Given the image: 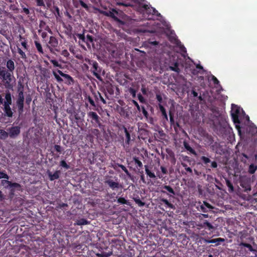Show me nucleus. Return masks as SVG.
Masks as SVG:
<instances>
[{
  "mask_svg": "<svg viewBox=\"0 0 257 257\" xmlns=\"http://www.w3.org/2000/svg\"><path fill=\"white\" fill-rule=\"evenodd\" d=\"M0 75L2 77L4 81H5V85L6 88H11L12 85L11 82L12 80L13 72L7 71L4 67H0Z\"/></svg>",
  "mask_w": 257,
  "mask_h": 257,
  "instance_id": "1",
  "label": "nucleus"
},
{
  "mask_svg": "<svg viewBox=\"0 0 257 257\" xmlns=\"http://www.w3.org/2000/svg\"><path fill=\"white\" fill-rule=\"evenodd\" d=\"M241 111H242V109L236 105L232 104L231 114L233 121L236 124V127H238L237 124L240 123L238 117Z\"/></svg>",
  "mask_w": 257,
  "mask_h": 257,
  "instance_id": "2",
  "label": "nucleus"
},
{
  "mask_svg": "<svg viewBox=\"0 0 257 257\" xmlns=\"http://www.w3.org/2000/svg\"><path fill=\"white\" fill-rule=\"evenodd\" d=\"M87 62L90 65H91L93 66V70L92 71V73L93 75L98 79L101 80V77L99 74V73L100 72V69L98 68V65L97 62L90 60H88Z\"/></svg>",
  "mask_w": 257,
  "mask_h": 257,
  "instance_id": "3",
  "label": "nucleus"
},
{
  "mask_svg": "<svg viewBox=\"0 0 257 257\" xmlns=\"http://www.w3.org/2000/svg\"><path fill=\"white\" fill-rule=\"evenodd\" d=\"M58 45V40L54 37H50L48 44V48L49 49L51 52H53V49L57 47Z\"/></svg>",
  "mask_w": 257,
  "mask_h": 257,
  "instance_id": "4",
  "label": "nucleus"
},
{
  "mask_svg": "<svg viewBox=\"0 0 257 257\" xmlns=\"http://www.w3.org/2000/svg\"><path fill=\"white\" fill-rule=\"evenodd\" d=\"M20 133V128L18 126L12 127L9 130V135L11 138L16 137Z\"/></svg>",
  "mask_w": 257,
  "mask_h": 257,
  "instance_id": "5",
  "label": "nucleus"
},
{
  "mask_svg": "<svg viewBox=\"0 0 257 257\" xmlns=\"http://www.w3.org/2000/svg\"><path fill=\"white\" fill-rule=\"evenodd\" d=\"M47 174L49 176V179L51 181L54 180L55 179H57L59 177L60 171H56L54 173L52 174V172L48 171L47 172Z\"/></svg>",
  "mask_w": 257,
  "mask_h": 257,
  "instance_id": "6",
  "label": "nucleus"
},
{
  "mask_svg": "<svg viewBox=\"0 0 257 257\" xmlns=\"http://www.w3.org/2000/svg\"><path fill=\"white\" fill-rule=\"evenodd\" d=\"M144 8L146 10L147 13H151L153 15H156L157 16L160 15L159 13H158L155 9L152 7H150L148 5H144Z\"/></svg>",
  "mask_w": 257,
  "mask_h": 257,
  "instance_id": "7",
  "label": "nucleus"
},
{
  "mask_svg": "<svg viewBox=\"0 0 257 257\" xmlns=\"http://www.w3.org/2000/svg\"><path fill=\"white\" fill-rule=\"evenodd\" d=\"M24 100V99H18L17 101V104L18 107V109L20 113H22L23 111Z\"/></svg>",
  "mask_w": 257,
  "mask_h": 257,
  "instance_id": "8",
  "label": "nucleus"
},
{
  "mask_svg": "<svg viewBox=\"0 0 257 257\" xmlns=\"http://www.w3.org/2000/svg\"><path fill=\"white\" fill-rule=\"evenodd\" d=\"M57 72L62 77L68 80L69 84H70L71 82H73L72 78L68 74H65L60 70L57 71Z\"/></svg>",
  "mask_w": 257,
  "mask_h": 257,
  "instance_id": "9",
  "label": "nucleus"
},
{
  "mask_svg": "<svg viewBox=\"0 0 257 257\" xmlns=\"http://www.w3.org/2000/svg\"><path fill=\"white\" fill-rule=\"evenodd\" d=\"M6 101L4 102V105H10L12 103V97L10 92H7L5 96Z\"/></svg>",
  "mask_w": 257,
  "mask_h": 257,
  "instance_id": "10",
  "label": "nucleus"
},
{
  "mask_svg": "<svg viewBox=\"0 0 257 257\" xmlns=\"http://www.w3.org/2000/svg\"><path fill=\"white\" fill-rule=\"evenodd\" d=\"M7 67L9 69V71L11 72H13L15 69L14 62L11 60H8L7 63Z\"/></svg>",
  "mask_w": 257,
  "mask_h": 257,
  "instance_id": "11",
  "label": "nucleus"
},
{
  "mask_svg": "<svg viewBox=\"0 0 257 257\" xmlns=\"http://www.w3.org/2000/svg\"><path fill=\"white\" fill-rule=\"evenodd\" d=\"M4 111L8 116H12L13 112L11 109L10 105H4Z\"/></svg>",
  "mask_w": 257,
  "mask_h": 257,
  "instance_id": "12",
  "label": "nucleus"
},
{
  "mask_svg": "<svg viewBox=\"0 0 257 257\" xmlns=\"http://www.w3.org/2000/svg\"><path fill=\"white\" fill-rule=\"evenodd\" d=\"M106 183L109 185L110 187H111L112 189L118 187V184L116 182H114L112 180H107L106 181Z\"/></svg>",
  "mask_w": 257,
  "mask_h": 257,
  "instance_id": "13",
  "label": "nucleus"
},
{
  "mask_svg": "<svg viewBox=\"0 0 257 257\" xmlns=\"http://www.w3.org/2000/svg\"><path fill=\"white\" fill-rule=\"evenodd\" d=\"M88 115L89 117L94 120L96 122H98L99 117L96 112L91 111L88 113Z\"/></svg>",
  "mask_w": 257,
  "mask_h": 257,
  "instance_id": "14",
  "label": "nucleus"
},
{
  "mask_svg": "<svg viewBox=\"0 0 257 257\" xmlns=\"http://www.w3.org/2000/svg\"><path fill=\"white\" fill-rule=\"evenodd\" d=\"M2 183L4 185L5 184H7V185L10 187H20V185L18 183H12L11 182L7 180H3L2 181Z\"/></svg>",
  "mask_w": 257,
  "mask_h": 257,
  "instance_id": "15",
  "label": "nucleus"
},
{
  "mask_svg": "<svg viewBox=\"0 0 257 257\" xmlns=\"http://www.w3.org/2000/svg\"><path fill=\"white\" fill-rule=\"evenodd\" d=\"M9 136V133L3 130H0V139L5 140Z\"/></svg>",
  "mask_w": 257,
  "mask_h": 257,
  "instance_id": "16",
  "label": "nucleus"
},
{
  "mask_svg": "<svg viewBox=\"0 0 257 257\" xmlns=\"http://www.w3.org/2000/svg\"><path fill=\"white\" fill-rule=\"evenodd\" d=\"M79 38L82 40H84V41H86L87 43H88V42L92 43L93 42V38L92 36L88 35L86 36V38H85L83 36H80Z\"/></svg>",
  "mask_w": 257,
  "mask_h": 257,
  "instance_id": "17",
  "label": "nucleus"
},
{
  "mask_svg": "<svg viewBox=\"0 0 257 257\" xmlns=\"http://www.w3.org/2000/svg\"><path fill=\"white\" fill-rule=\"evenodd\" d=\"M145 171L148 176H149L150 178H155L156 176L154 173L151 172L148 169L147 166H145Z\"/></svg>",
  "mask_w": 257,
  "mask_h": 257,
  "instance_id": "18",
  "label": "nucleus"
},
{
  "mask_svg": "<svg viewBox=\"0 0 257 257\" xmlns=\"http://www.w3.org/2000/svg\"><path fill=\"white\" fill-rule=\"evenodd\" d=\"M88 223V221L85 219H80L76 221V224L78 225H85Z\"/></svg>",
  "mask_w": 257,
  "mask_h": 257,
  "instance_id": "19",
  "label": "nucleus"
},
{
  "mask_svg": "<svg viewBox=\"0 0 257 257\" xmlns=\"http://www.w3.org/2000/svg\"><path fill=\"white\" fill-rule=\"evenodd\" d=\"M35 46H36V47L37 50L40 53L43 54V49H42L41 45L39 42H38L37 41L35 42Z\"/></svg>",
  "mask_w": 257,
  "mask_h": 257,
  "instance_id": "20",
  "label": "nucleus"
},
{
  "mask_svg": "<svg viewBox=\"0 0 257 257\" xmlns=\"http://www.w3.org/2000/svg\"><path fill=\"white\" fill-rule=\"evenodd\" d=\"M160 108L161 111L162 112V115L164 116V117L165 118L166 120H168V116H167V115L165 109L162 105L160 106Z\"/></svg>",
  "mask_w": 257,
  "mask_h": 257,
  "instance_id": "21",
  "label": "nucleus"
},
{
  "mask_svg": "<svg viewBox=\"0 0 257 257\" xmlns=\"http://www.w3.org/2000/svg\"><path fill=\"white\" fill-rule=\"evenodd\" d=\"M239 245L247 247L250 251H254V249L252 248L251 245L249 244L241 242Z\"/></svg>",
  "mask_w": 257,
  "mask_h": 257,
  "instance_id": "22",
  "label": "nucleus"
},
{
  "mask_svg": "<svg viewBox=\"0 0 257 257\" xmlns=\"http://www.w3.org/2000/svg\"><path fill=\"white\" fill-rule=\"evenodd\" d=\"M164 189L167 190L169 192L172 194L173 195L175 194V192L173 189L169 186L165 185L163 187Z\"/></svg>",
  "mask_w": 257,
  "mask_h": 257,
  "instance_id": "23",
  "label": "nucleus"
},
{
  "mask_svg": "<svg viewBox=\"0 0 257 257\" xmlns=\"http://www.w3.org/2000/svg\"><path fill=\"white\" fill-rule=\"evenodd\" d=\"M53 74L55 78L56 79L57 81L62 82L63 81V79L59 76V75L56 72L53 71Z\"/></svg>",
  "mask_w": 257,
  "mask_h": 257,
  "instance_id": "24",
  "label": "nucleus"
},
{
  "mask_svg": "<svg viewBox=\"0 0 257 257\" xmlns=\"http://www.w3.org/2000/svg\"><path fill=\"white\" fill-rule=\"evenodd\" d=\"M205 225L207 226L209 229H212L214 228V227L206 220L204 221V222L203 223V225L202 226L204 227Z\"/></svg>",
  "mask_w": 257,
  "mask_h": 257,
  "instance_id": "25",
  "label": "nucleus"
},
{
  "mask_svg": "<svg viewBox=\"0 0 257 257\" xmlns=\"http://www.w3.org/2000/svg\"><path fill=\"white\" fill-rule=\"evenodd\" d=\"M256 167L253 165H250L249 168V172L250 174H253L256 171Z\"/></svg>",
  "mask_w": 257,
  "mask_h": 257,
  "instance_id": "26",
  "label": "nucleus"
},
{
  "mask_svg": "<svg viewBox=\"0 0 257 257\" xmlns=\"http://www.w3.org/2000/svg\"><path fill=\"white\" fill-rule=\"evenodd\" d=\"M50 61L54 66L59 67L60 68H62L61 65L56 60H51Z\"/></svg>",
  "mask_w": 257,
  "mask_h": 257,
  "instance_id": "27",
  "label": "nucleus"
},
{
  "mask_svg": "<svg viewBox=\"0 0 257 257\" xmlns=\"http://www.w3.org/2000/svg\"><path fill=\"white\" fill-rule=\"evenodd\" d=\"M18 51L19 54L21 55V56L22 58H23V59L26 58V55L25 52H24L20 48H19L18 49Z\"/></svg>",
  "mask_w": 257,
  "mask_h": 257,
  "instance_id": "28",
  "label": "nucleus"
},
{
  "mask_svg": "<svg viewBox=\"0 0 257 257\" xmlns=\"http://www.w3.org/2000/svg\"><path fill=\"white\" fill-rule=\"evenodd\" d=\"M111 253H97L96 255L98 257H108L111 255Z\"/></svg>",
  "mask_w": 257,
  "mask_h": 257,
  "instance_id": "29",
  "label": "nucleus"
},
{
  "mask_svg": "<svg viewBox=\"0 0 257 257\" xmlns=\"http://www.w3.org/2000/svg\"><path fill=\"white\" fill-rule=\"evenodd\" d=\"M170 69L172 70V71H175V72H179V68L178 67V64L177 63H175V66L173 67V66H170Z\"/></svg>",
  "mask_w": 257,
  "mask_h": 257,
  "instance_id": "30",
  "label": "nucleus"
},
{
  "mask_svg": "<svg viewBox=\"0 0 257 257\" xmlns=\"http://www.w3.org/2000/svg\"><path fill=\"white\" fill-rule=\"evenodd\" d=\"M134 200L136 203H137L140 206H143L145 205V203L141 201L140 199L135 198Z\"/></svg>",
  "mask_w": 257,
  "mask_h": 257,
  "instance_id": "31",
  "label": "nucleus"
},
{
  "mask_svg": "<svg viewBox=\"0 0 257 257\" xmlns=\"http://www.w3.org/2000/svg\"><path fill=\"white\" fill-rule=\"evenodd\" d=\"M134 160L135 162V164H137L139 167H142V163L140 160H139L137 158H134Z\"/></svg>",
  "mask_w": 257,
  "mask_h": 257,
  "instance_id": "32",
  "label": "nucleus"
},
{
  "mask_svg": "<svg viewBox=\"0 0 257 257\" xmlns=\"http://www.w3.org/2000/svg\"><path fill=\"white\" fill-rule=\"evenodd\" d=\"M124 132L126 137V142L127 143H129L131 140V137L126 128H124Z\"/></svg>",
  "mask_w": 257,
  "mask_h": 257,
  "instance_id": "33",
  "label": "nucleus"
},
{
  "mask_svg": "<svg viewBox=\"0 0 257 257\" xmlns=\"http://www.w3.org/2000/svg\"><path fill=\"white\" fill-rule=\"evenodd\" d=\"M201 160L203 161V162L205 164L210 162V160L209 158H208L205 156H202L201 157Z\"/></svg>",
  "mask_w": 257,
  "mask_h": 257,
  "instance_id": "34",
  "label": "nucleus"
},
{
  "mask_svg": "<svg viewBox=\"0 0 257 257\" xmlns=\"http://www.w3.org/2000/svg\"><path fill=\"white\" fill-rule=\"evenodd\" d=\"M117 202L120 204H126L127 201L124 198H119L117 199Z\"/></svg>",
  "mask_w": 257,
  "mask_h": 257,
  "instance_id": "35",
  "label": "nucleus"
},
{
  "mask_svg": "<svg viewBox=\"0 0 257 257\" xmlns=\"http://www.w3.org/2000/svg\"><path fill=\"white\" fill-rule=\"evenodd\" d=\"M118 166L121 168V169L127 175H129L130 174H129V172L128 171V170H127V169L125 168V166H124L123 165H118Z\"/></svg>",
  "mask_w": 257,
  "mask_h": 257,
  "instance_id": "36",
  "label": "nucleus"
},
{
  "mask_svg": "<svg viewBox=\"0 0 257 257\" xmlns=\"http://www.w3.org/2000/svg\"><path fill=\"white\" fill-rule=\"evenodd\" d=\"M184 147L188 151H189L192 153H194V150L187 143H184Z\"/></svg>",
  "mask_w": 257,
  "mask_h": 257,
  "instance_id": "37",
  "label": "nucleus"
},
{
  "mask_svg": "<svg viewBox=\"0 0 257 257\" xmlns=\"http://www.w3.org/2000/svg\"><path fill=\"white\" fill-rule=\"evenodd\" d=\"M162 201L167 206H168L169 207L172 208L173 205L169 203V202L166 199H163L162 200Z\"/></svg>",
  "mask_w": 257,
  "mask_h": 257,
  "instance_id": "38",
  "label": "nucleus"
},
{
  "mask_svg": "<svg viewBox=\"0 0 257 257\" xmlns=\"http://www.w3.org/2000/svg\"><path fill=\"white\" fill-rule=\"evenodd\" d=\"M38 6H45L43 0H36Z\"/></svg>",
  "mask_w": 257,
  "mask_h": 257,
  "instance_id": "39",
  "label": "nucleus"
},
{
  "mask_svg": "<svg viewBox=\"0 0 257 257\" xmlns=\"http://www.w3.org/2000/svg\"><path fill=\"white\" fill-rule=\"evenodd\" d=\"M1 178H5V179H9V176L7 174L0 172V179Z\"/></svg>",
  "mask_w": 257,
  "mask_h": 257,
  "instance_id": "40",
  "label": "nucleus"
},
{
  "mask_svg": "<svg viewBox=\"0 0 257 257\" xmlns=\"http://www.w3.org/2000/svg\"><path fill=\"white\" fill-rule=\"evenodd\" d=\"M60 165L62 167L68 169L69 168V166L67 164V163L64 161H62L60 162Z\"/></svg>",
  "mask_w": 257,
  "mask_h": 257,
  "instance_id": "41",
  "label": "nucleus"
},
{
  "mask_svg": "<svg viewBox=\"0 0 257 257\" xmlns=\"http://www.w3.org/2000/svg\"><path fill=\"white\" fill-rule=\"evenodd\" d=\"M54 148L55 150L58 152H61V147L59 145H55L54 146Z\"/></svg>",
  "mask_w": 257,
  "mask_h": 257,
  "instance_id": "42",
  "label": "nucleus"
},
{
  "mask_svg": "<svg viewBox=\"0 0 257 257\" xmlns=\"http://www.w3.org/2000/svg\"><path fill=\"white\" fill-rule=\"evenodd\" d=\"M18 99H24V94L23 91H20L19 93Z\"/></svg>",
  "mask_w": 257,
  "mask_h": 257,
  "instance_id": "43",
  "label": "nucleus"
},
{
  "mask_svg": "<svg viewBox=\"0 0 257 257\" xmlns=\"http://www.w3.org/2000/svg\"><path fill=\"white\" fill-rule=\"evenodd\" d=\"M182 165H183V167H184L185 168V170L189 172L190 173L192 172V169L190 167H187V165L185 164H183Z\"/></svg>",
  "mask_w": 257,
  "mask_h": 257,
  "instance_id": "44",
  "label": "nucleus"
},
{
  "mask_svg": "<svg viewBox=\"0 0 257 257\" xmlns=\"http://www.w3.org/2000/svg\"><path fill=\"white\" fill-rule=\"evenodd\" d=\"M212 79L213 81L214 84H217L219 83V81L214 76H212Z\"/></svg>",
  "mask_w": 257,
  "mask_h": 257,
  "instance_id": "45",
  "label": "nucleus"
},
{
  "mask_svg": "<svg viewBox=\"0 0 257 257\" xmlns=\"http://www.w3.org/2000/svg\"><path fill=\"white\" fill-rule=\"evenodd\" d=\"M80 5L82 6V7H83L84 8H85L86 9H88L87 5L86 4H85L83 2L80 1Z\"/></svg>",
  "mask_w": 257,
  "mask_h": 257,
  "instance_id": "46",
  "label": "nucleus"
},
{
  "mask_svg": "<svg viewBox=\"0 0 257 257\" xmlns=\"http://www.w3.org/2000/svg\"><path fill=\"white\" fill-rule=\"evenodd\" d=\"M227 184L228 187L231 189V191L233 190V186L231 184L229 181H227Z\"/></svg>",
  "mask_w": 257,
  "mask_h": 257,
  "instance_id": "47",
  "label": "nucleus"
},
{
  "mask_svg": "<svg viewBox=\"0 0 257 257\" xmlns=\"http://www.w3.org/2000/svg\"><path fill=\"white\" fill-rule=\"evenodd\" d=\"M88 101L89 103L92 105L95 106V103L94 101L93 100V99L90 98V97H88Z\"/></svg>",
  "mask_w": 257,
  "mask_h": 257,
  "instance_id": "48",
  "label": "nucleus"
},
{
  "mask_svg": "<svg viewBox=\"0 0 257 257\" xmlns=\"http://www.w3.org/2000/svg\"><path fill=\"white\" fill-rule=\"evenodd\" d=\"M109 15L114 19L118 20L117 18L115 16L114 14L112 12H110Z\"/></svg>",
  "mask_w": 257,
  "mask_h": 257,
  "instance_id": "49",
  "label": "nucleus"
},
{
  "mask_svg": "<svg viewBox=\"0 0 257 257\" xmlns=\"http://www.w3.org/2000/svg\"><path fill=\"white\" fill-rule=\"evenodd\" d=\"M161 171H162V172L164 174H167V170L164 167H161Z\"/></svg>",
  "mask_w": 257,
  "mask_h": 257,
  "instance_id": "50",
  "label": "nucleus"
},
{
  "mask_svg": "<svg viewBox=\"0 0 257 257\" xmlns=\"http://www.w3.org/2000/svg\"><path fill=\"white\" fill-rule=\"evenodd\" d=\"M211 167H212V168H216V167H217V164L216 162H212L211 163Z\"/></svg>",
  "mask_w": 257,
  "mask_h": 257,
  "instance_id": "51",
  "label": "nucleus"
},
{
  "mask_svg": "<svg viewBox=\"0 0 257 257\" xmlns=\"http://www.w3.org/2000/svg\"><path fill=\"white\" fill-rule=\"evenodd\" d=\"M23 12L26 14H29L30 12L29 9L26 8H23Z\"/></svg>",
  "mask_w": 257,
  "mask_h": 257,
  "instance_id": "52",
  "label": "nucleus"
},
{
  "mask_svg": "<svg viewBox=\"0 0 257 257\" xmlns=\"http://www.w3.org/2000/svg\"><path fill=\"white\" fill-rule=\"evenodd\" d=\"M170 120L172 123H174V119H173V116L171 113H170Z\"/></svg>",
  "mask_w": 257,
  "mask_h": 257,
  "instance_id": "53",
  "label": "nucleus"
},
{
  "mask_svg": "<svg viewBox=\"0 0 257 257\" xmlns=\"http://www.w3.org/2000/svg\"><path fill=\"white\" fill-rule=\"evenodd\" d=\"M134 104H135V105L137 106V107L138 109L139 110H140V106H139V105L138 104V103L136 101H134Z\"/></svg>",
  "mask_w": 257,
  "mask_h": 257,
  "instance_id": "54",
  "label": "nucleus"
},
{
  "mask_svg": "<svg viewBox=\"0 0 257 257\" xmlns=\"http://www.w3.org/2000/svg\"><path fill=\"white\" fill-rule=\"evenodd\" d=\"M157 100L159 101V102H161L162 100V97L159 95H157Z\"/></svg>",
  "mask_w": 257,
  "mask_h": 257,
  "instance_id": "55",
  "label": "nucleus"
},
{
  "mask_svg": "<svg viewBox=\"0 0 257 257\" xmlns=\"http://www.w3.org/2000/svg\"><path fill=\"white\" fill-rule=\"evenodd\" d=\"M211 243H217V244H218L217 238L211 239Z\"/></svg>",
  "mask_w": 257,
  "mask_h": 257,
  "instance_id": "56",
  "label": "nucleus"
},
{
  "mask_svg": "<svg viewBox=\"0 0 257 257\" xmlns=\"http://www.w3.org/2000/svg\"><path fill=\"white\" fill-rule=\"evenodd\" d=\"M204 204L205 205V206L209 208H212L213 207L209 204H208V203H206V202H205L204 203Z\"/></svg>",
  "mask_w": 257,
  "mask_h": 257,
  "instance_id": "57",
  "label": "nucleus"
},
{
  "mask_svg": "<svg viewBox=\"0 0 257 257\" xmlns=\"http://www.w3.org/2000/svg\"><path fill=\"white\" fill-rule=\"evenodd\" d=\"M21 44L25 48H26L27 43L26 42H22Z\"/></svg>",
  "mask_w": 257,
  "mask_h": 257,
  "instance_id": "58",
  "label": "nucleus"
},
{
  "mask_svg": "<svg viewBox=\"0 0 257 257\" xmlns=\"http://www.w3.org/2000/svg\"><path fill=\"white\" fill-rule=\"evenodd\" d=\"M143 113L145 115L147 114V111L146 110L144 107H143Z\"/></svg>",
  "mask_w": 257,
  "mask_h": 257,
  "instance_id": "59",
  "label": "nucleus"
},
{
  "mask_svg": "<svg viewBox=\"0 0 257 257\" xmlns=\"http://www.w3.org/2000/svg\"><path fill=\"white\" fill-rule=\"evenodd\" d=\"M217 239L218 242H220V241L223 242L224 241V239L222 238H217Z\"/></svg>",
  "mask_w": 257,
  "mask_h": 257,
  "instance_id": "60",
  "label": "nucleus"
},
{
  "mask_svg": "<svg viewBox=\"0 0 257 257\" xmlns=\"http://www.w3.org/2000/svg\"><path fill=\"white\" fill-rule=\"evenodd\" d=\"M100 99H101V100L102 101V102L103 103H104V104H105V103H106V101H105V100H104V99L102 97H101V96L100 97Z\"/></svg>",
  "mask_w": 257,
  "mask_h": 257,
  "instance_id": "61",
  "label": "nucleus"
},
{
  "mask_svg": "<svg viewBox=\"0 0 257 257\" xmlns=\"http://www.w3.org/2000/svg\"><path fill=\"white\" fill-rule=\"evenodd\" d=\"M139 100H140V101H142H142H143V96H141V95H139Z\"/></svg>",
  "mask_w": 257,
  "mask_h": 257,
  "instance_id": "62",
  "label": "nucleus"
},
{
  "mask_svg": "<svg viewBox=\"0 0 257 257\" xmlns=\"http://www.w3.org/2000/svg\"><path fill=\"white\" fill-rule=\"evenodd\" d=\"M3 199V195L2 192L0 191V200H2Z\"/></svg>",
  "mask_w": 257,
  "mask_h": 257,
  "instance_id": "63",
  "label": "nucleus"
},
{
  "mask_svg": "<svg viewBox=\"0 0 257 257\" xmlns=\"http://www.w3.org/2000/svg\"><path fill=\"white\" fill-rule=\"evenodd\" d=\"M193 94L194 96L196 97L197 96V93L195 91H193Z\"/></svg>",
  "mask_w": 257,
  "mask_h": 257,
  "instance_id": "64",
  "label": "nucleus"
}]
</instances>
